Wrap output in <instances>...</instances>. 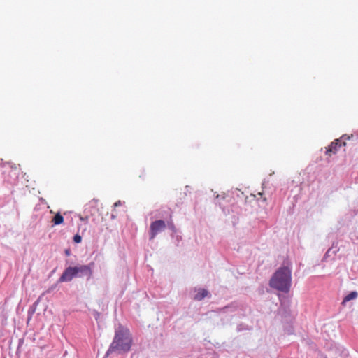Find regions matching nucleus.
<instances>
[{
  "label": "nucleus",
  "instance_id": "nucleus-1",
  "mask_svg": "<svg viewBox=\"0 0 358 358\" xmlns=\"http://www.w3.org/2000/svg\"><path fill=\"white\" fill-rule=\"evenodd\" d=\"M132 343L133 339L129 329L119 326L115 330L113 342L107 350L106 355L127 353L131 350Z\"/></svg>",
  "mask_w": 358,
  "mask_h": 358
},
{
  "label": "nucleus",
  "instance_id": "nucleus-2",
  "mask_svg": "<svg viewBox=\"0 0 358 358\" xmlns=\"http://www.w3.org/2000/svg\"><path fill=\"white\" fill-rule=\"evenodd\" d=\"M292 284V272L287 266L279 268L270 280L269 285L278 291L289 292Z\"/></svg>",
  "mask_w": 358,
  "mask_h": 358
},
{
  "label": "nucleus",
  "instance_id": "nucleus-3",
  "mask_svg": "<svg viewBox=\"0 0 358 358\" xmlns=\"http://www.w3.org/2000/svg\"><path fill=\"white\" fill-rule=\"evenodd\" d=\"M166 223L162 220H156L150 224V239L152 240L161 231L166 229Z\"/></svg>",
  "mask_w": 358,
  "mask_h": 358
},
{
  "label": "nucleus",
  "instance_id": "nucleus-4",
  "mask_svg": "<svg viewBox=\"0 0 358 358\" xmlns=\"http://www.w3.org/2000/svg\"><path fill=\"white\" fill-rule=\"evenodd\" d=\"M77 271L75 267H68L66 268L62 275L59 278L60 282H69L71 281L74 277L77 276Z\"/></svg>",
  "mask_w": 358,
  "mask_h": 358
},
{
  "label": "nucleus",
  "instance_id": "nucleus-5",
  "mask_svg": "<svg viewBox=\"0 0 358 358\" xmlns=\"http://www.w3.org/2000/svg\"><path fill=\"white\" fill-rule=\"evenodd\" d=\"M94 263L90 262L88 265H82L80 266H76V269L77 271V274L79 273L86 275L88 276V278H91L92 277V267L94 266Z\"/></svg>",
  "mask_w": 358,
  "mask_h": 358
},
{
  "label": "nucleus",
  "instance_id": "nucleus-6",
  "mask_svg": "<svg viewBox=\"0 0 358 358\" xmlns=\"http://www.w3.org/2000/svg\"><path fill=\"white\" fill-rule=\"evenodd\" d=\"M342 145V143L340 139H336L327 148L326 155L331 156L333 154H336L338 148Z\"/></svg>",
  "mask_w": 358,
  "mask_h": 358
},
{
  "label": "nucleus",
  "instance_id": "nucleus-7",
  "mask_svg": "<svg viewBox=\"0 0 358 358\" xmlns=\"http://www.w3.org/2000/svg\"><path fill=\"white\" fill-rule=\"evenodd\" d=\"M208 295V290H206L205 289H199L196 291V294H195L194 299L196 301H201L203 299H204Z\"/></svg>",
  "mask_w": 358,
  "mask_h": 358
},
{
  "label": "nucleus",
  "instance_id": "nucleus-8",
  "mask_svg": "<svg viewBox=\"0 0 358 358\" xmlns=\"http://www.w3.org/2000/svg\"><path fill=\"white\" fill-rule=\"evenodd\" d=\"M358 296V293L356 291L351 292L350 294H348L345 298L343 299L341 304L343 306H345V303L355 299Z\"/></svg>",
  "mask_w": 358,
  "mask_h": 358
},
{
  "label": "nucleus",
  "instance_id": "nucleus-9",
  "mask_svg": "<svg viewBox=\"0 0 358 358\" xmlns=\"http://www.w3.org/2000/svg\"><path fill=\"white\" fill-rule=\"evenodd\" d=\"M52 222L55 225L60 224L64 222V217L59 213H58L52 218Z\"/></svg>",
  "mask_w": 358,
  "mask_h": 358
},
{
  "label": "nucleus",
  "instance_id": "nucleus-10",
  "mask_svg": "<svg viewBox=\"0 0 358 358\" xmlns=\"http://www.w3.org/2000/svg\"><path fill=\"white\" fill-rule=\"evenodd\" d=\"M82 241V238L81 236L79 235V234H76L74 236H73V241L76 243H80Z\"/></svg>",
  "mask_w": 358,
  "mask_h": 358
},
{
  "label": "nucleus",
  "instance_id": "nucleus-11",
  "mask_svg": "<svg viewBox=\"0 0 358 358\" xmlns=\"http://www.w3.org/2000/svg\"><path fill=\"white\" fill-rule=\"evenodd\" d=\"M11 168L13 169H17L18 168H20V165H13V166H11Z\"/></svg>",
  "mask_w": 358,
  "mask_h": 358
},
{
  "label": "nucleus",
  "instance_id": "nucleus-12",
  "mask_svg": "<svg viewBox=\"0 0 358 358\" xmlns=\"http://www.w3.org/2000/svg\"><path fill=\"white\" fill-rule=\"evenodd\" d=\"M324 358H327V357H324Z\"/></svg>",
  "mask_w": 358,
  "mask_h": 358
}]
</instances>
